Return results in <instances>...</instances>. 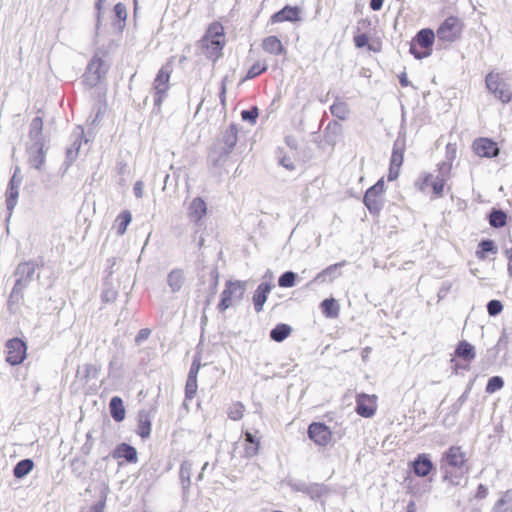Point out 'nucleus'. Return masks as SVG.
Here are the masks:
<instances>
[{
    "label": "nucleus",
    "mask_w": 512,
    "mask_h": 512,
    "mask_svg": "<svg viewBox=\"0 0 512 512\" xmlns=\"http://www.w3.org/2000/svg\"><path fill=\"white\" fill-rule=\"evenodd\" d=\"M451 368L453 369L454 374H459L461 370H469L470 363L464 361H457L455 357L450 360Z\"/></svg>",
    "instance_id": "nucleus-63"
},
{
    "label": "nucleus",
    "mask_w": 512,
    "mask_h": 512,
    "mask_svg": "<svg viewBox=\"0 0 512 512\" xmlns=\"http://www.w3.org/2000/svg\"><path fill=\"white\" fill-rule=\"evenodd\" d=\"M247 288V281L243 280H227L225 288L220 294V301L217 309L220 313L225 312L228 308L235 303L243 300Z\"/></svg>",
    "instance_id": "nucleus-5"
},
{
    "label": "nucleus",
    "mask_w": 512,
    "mask_h": 512,
    "mask_svg": "<svg viewBox=\"0 0 512 512\" xmlns=\"http://www.w3.org/2000/svg\"><path fill=\"white\" fill-rule=\"evenodd\" d=\"M346 265V261L329 265L321 272H319L312 280L314 283H325L327 281L332 282L334 279L341 275L340 268Z\"/></svg>",
    "instance_id": "nucleus-24"
},
{
    "label": "nucleus",
    "mask_w": 512,
    "mask_h": 512,
    "mask_svg": "<svg viewBox=\"0 0 512 512\" xmlns=\"http://www.w3.org/2000/svg\"><path fill=\"white\" fill-rule=\"evenodd\" d=\"M34 468V461L31 458H25L16 463L13 467V476L16 479H23Z\"/></svg>",
    "instance_id": "nucleus-44"
},
{
    "label": "nucleus",
    "mask_w": 512,
    "mask_h": 512,
    "mask_svg": "<svg viewBox=\"0 0 512 512\" xmlns=\"http://www.w3.org/2000/svg\"><path fill=\"white\" fill-rule=\"evenodd\" d=\"M331 492L332 490L328 485L324 483L313 482L309 484L306 496L309 497L311 501L321 502L324 504V499L327 498Z\"/></svg>",
    "instance_id": "nucleus-25"
},
{
    "label": "nucleus",
    "mask_w": 512,
    "mask_h": 512,
    "mask_svg": "<svg viewBox=\"0 0 512 512\" xmlns=\"http://www.w3.org/2000/svg\"><path fill=\"white\" fill-rule=\"evenodd\" d=\"M100 369V366L84 364L82 367L78 368L76 376L80 378V381L84 385H86L91 379L98 378Z\"/></svg>",
    "instance_id": "nucleus-41"
},
{
    "label": "nucleus",
    "mask_w": 512,
    "mask_h": 512,
    "mask_svg": "<svg viewBox=\"0 0 512 512\" xmlns=\"http://www.w3.org/2000/svg\"><path fill=\"white\" fill-rule=\"evenodd\" d=\"M28 137L31 142H46L43 135V118L41 116H36L31 120Z\"/></svg>",
    "instance_id": "nucleus-35"
},
{
    "label": "nucleus",
    "mask_w": 512,
    "mask_h": 512,
    "mask_svg": "<svg viewBox=\"0 0 512 512\" xmlns=\"http://www.w3.org/2000/svg\"><path fill=\"white\" fill-rule=\"evenodd\" d=\"M185 281L184 271L179 268L172 269L167 276V284L171 292L177 293L181 290Z\"/></svg>",
    "instance_id": "nucleus-38"
},
{
    "label": "nucleus",
    "mask_w": 512,
    "mask_h": 512,
    "mask_svg": "<svg viewBox=\"0 0 512 512\" xmlns=\"http://www.w3.org/2000/svg\"><path fill=\"white\" fill-rule=\"evenodd\" d=\"M83 132L77 136V138L73 141L70 147L66 149L65 159L67 160V166H71L74 161L77 159L79 150L81 147Z\"/></svg>",
    "instance_id": "nucleus-47"
},
{
    "label": "nucleus",
    "mask_w": 512,
    "mask_h": 512,
    "mask_svg": "<svg viewBox=\"0 0 512 512\" xmlns=\"http://www.w3.org/2000/svg\"><path fill=\"white\" fill-rule=\"evenodd\" d=\"M487 312L490 317H496L504 309L503 303L498 299H492L486 304Z\"/></svg>",
    "instance_id": "nucleus-58"
},
{
    "label": "nucleus",
    "mask_w": 512,
    "mask_h": 512,
    "mask_svg": "<svg viewBox=\"0 0 512 512\" xmlns=\"http://www.w3.org/2000/svg\"><path fill=\"white\" fill-rule=\"evenodd\" d=\"M445 184L446 180L442 177L434 176L429 172L421 173L415 181V187L421 192H425L426 188L431 186L433 194L432 199L443 197Z\"/></svg>",
    "instance_id": "nucleus-11"
},
{
    "label": "nucleus",
    "mask_w": 512,
    "mask_h": 512,
    "mask_svg": "<svg viewBox=\"0 0 512 512\" xmlns=\"http://www.w3.org/2000/svg\"><path fill=\"white\" fill-rule=\"evenodd\" d=\"M507 345H508V335H507L506 329H503L497 344L493 348L489 349L488 352L493 351L494 355H496L499 353V351L502 348L506 349Z\"/></svg>",
    "instance_id": "nucleus-61"
},
{
    "label": "nucleus",
    "mask_w": 512,
    "mask_h": 512,
    "mask_svg": "<svg viewBox=\"0 0 512 512\" xmlns=\"http://www.w3.org/2000/svg\"><path fill=\"white\" fill-rule=\"evenodd\" d=\"M491 512H512V489L501 493L500 498L495 502Z\"/></svg>",
    "instance_id": "nucleus-43"
},
{
    "label": "nucleus",
    "mask_w": 512,
    "mask_h": 512,
    "mask_svg": "<svg viewBox=\"0 0 512 512\" xmlns=\"http://www.w3.org/2000/svg\"><path fill=\"white\" fill-rule=\"evenodd\" d=\"M106 498V494L102 493L100 499L96 503L91 505L87 512H103L106 504Z\"/></svg>",
    "instance_id": "nucleus-64"
},
{
    "label": "nucleus",
    "mask_w": 512,
    "mask_h": 512,
    "mask_svg": "<svg viewBox=\"0 0 512 512\" xmlns=\"http://www.w3.org/2000/svg\"><path fill=\"white\" fill-rule=\"evenodd\" d=\"M109 457L113 459H124L127 463L135 464L138 462L137 449L126 442H122L112 450V452L101 458V461L108 460Z\"/></svg>",
    "instance_id": "nucleus-16"
},
{
    "label": "nucleus",
    "mask_w": 512,
    "mask_h": 512,
    "mask_svg": "<svg viewBox=\"0 0 512 512\" xmlns=\"http://www.w3.org/2000/svg\"><path fill=\"white\" fill-rule=\"evenodd\" d=\"M472 389V384L469 383L465 389V391L460 395V397L450 406L451 414H458L461 410L464 403L467 401L469 394Z\"/></svg>",
    "instance_id": "nucleus-53"
},
{
    "label": "nucleus",
    "mask_w": 512,
    "mask_h": 512,
    "mask_svg": "<svg viewBox=\"0 0 512 512\" xmlns=\"http://www.w3.org/2000/svg\"><path fill=\"white\" fill-rule=\"evenodd\" d=\"M152 430V421L150 411L141 409L138 412V424L136 433L142 439H146L150 436Z\"/></svg>",
    "instance_id": "nucleus-28"
},
{
    "label": "nucleus",
    "mask_w": 512,
    "mask_h": 512,
    "mask_svg": "<svg viewBox=\"0 0 512 512\" xmlns=\"http://www.w3.org/2000/svg\"><path fill=\"white\" fill-rule=\"evenodd\" d=\"M274 286L275 285L271 281L261 282L257 286L252 296V302L256 313H260L263 311L264 304L266 303L268 295L270 294Z\"/></svg>",
    "instance_id": "nucleus-17"
},
{
    "label": "nucleus",
    "mask_w": 512,
    "mask_h": 512,
    "mask_svg": "<svg viewBox=\"0 0 512 512\" xmlns=\"http://www.w3.org/2000/svg\"><path fill=\"white\" fill-rule=\"evenodd\" d=\"M93 446H94V439L92 437V432L89 431L86 434V440H85L84 444L81 446L80 452L83 454V456L86 457L91 453Z\"/></svg>",
    "instance_id": "nucleus-62"
},
{
    "label": "nucleus",
    "mask_w": 512,
    "mask_h": 512,
    "mask_svg": "<svg viewBox=\"0 0 512 512\" xmlns=\"http://www.w3.org/2000/svg\"><path fill=\"white\" fill-rule=\"evenodd\" d=\"M498 247L494 240L492 239H482L477 246V250L475 252L476 257L479 260H485L488 254H497Z\"/></svg>",
    "instance_id": "nucleus-40"
},
{
    "label": "nucleus",
    "mask_w": 512,
    "mask_h": 512,
    "mask_svg": "<svg viewBox=\"0 0 512 512\" xmlns=\"http://www.w3.org/2000/svg\"><path fill=\"white\" fill-rule=\"evenodd\" d=\"M238 141V126L230 123L228 127L221 133V136L215 143H219L220 147L232 153Z\"/></svg>",
    "instance_id": "nucleus-21"
},
{
    "label": "nucleus",
    "mask_w": 512,
    "mask_h": 512,
    "mask_svg": "<svg viewBox=\"0 0 512 512\" xmlns=\"http://www.w3.org/2000/svg\"><path fill=\"white\" fill-rule=\"evenodd\" d=\"M172 59H173V57H171V59L169 61H167L164 65H162V67L158 70L156 77L154 79V82H153L154 90L160 89L163 91H168L170 76L173 71Z\"/></svg>",
    "instance_id": "nucleus-23"
},
{
    "label": "nucleus",
    "mask_w": 512,
    "mask_h": 512,
    "mask_svg": "<svg viewBox=\"0 0 512 512\" xmlns=\"http://www.w3.org/2000/svg\"><path fill=\"white\" fill-rule=\"evenodd\" d=\"M486 219L492 228L500 229L506 226L508 215L503 209L492 207L487 213Z\"/></svg>",
    "instance_id": "nucleus-32"
},
{
    "label": "nucleus",
    "mask_w": 512,
    "mask_h": 512,
    "mask_svg": "<svg viewBox=\"0 0 512 512\" xmlns=\"http://www.w3.org/2000/svg\"><path fill=\"white\" fill-rule=\"evenodd\" d=\"M291 333L292 327L289 324L278 323L270 330L269 337L274 342L281 343L288 338Z\"/></svg>",
    "instance_id": "nucleus-42"
},
{
    "label": "nucleus",
    "mask_w": 512,
    "mask_h": 512,
    "mask_svg": "<svg viewBox=\"0 0 512 512\" xmlns=\"http://www.w3.org/2000/svg\"><path fill=\"white\" fill-rule=\"evenodd\" d=\"M86 466H87V461H86L85 457L84 458L74 457L70 462V468H71L72 474L77 479L85 480L87 478Z\"/></svg>",
    "instance_id": "nucleus-45"
},
{
    "label": "nucleus",
    "mask_w": 512,
    "mask_h": 512,
    "mask_svg": "<svg viewBox=\"0 0 512 512\" xmlns=\"http://www.w3.org/2000/svg\"><path fill=\"white\" fill-rule=\"evenodd\" d=\"M356 413L363 418H371L377 411V397L376 395H369L360 393L356 395Z\"/></svg>",
    "instance_id": "nucleus-15"
},
{
    "label": "nucleus",
    "mask_w": 512,
    "mask_h": 512,
    "mask_svg": "<svg viewBox=\"0 0 512 512\" xmlns=\"http://www.w3.org/2000/svg\"><path fill=\"white\" fill-rule=\"evenodd\" d=\"M201 358H202V350L199 349V345L197 346L196 352L193 356V360L188 372L189 378H197L199 370L201 368Z\"/></svg>",
    "instance_id": "nucleus-52"
},
{
    "label": "nucleus",
    "mask_w": 512,
    "mask_h": 512,
    "mask_svg": "<svg viewBox=\"0 0 512 512\" xmlns=\"http://www.w3.org/2000/svg\"><path fill=\"white\" fill-rule=\"evenodd\" d=\"M453 357L460 358L464 362L471 363L476 357L475 347L468 341L461 340L458 342L454 350Z\"/></svg>",
    "instance_id": "nucleus-30"
},
{
    "label": "nucleus",
    "mask_w": 512,
    "mask_h": 512,
    "mask_svg": "<svg viewBox=\"0 0 512 512\" xmlns=\"http://www.w3.org/2000/svg\"><path fill=\"white\" fill-rule=\"evenodd\" d=\"M245 455L248 458L254 457L259 453L260 438L250 431L244 432Z\"/></svg>",
    "instance_id": "nucleus-37"
},
{
    "label": "nucleus",
    "mask_w": 512,
    "mask_h": 512,
    "mask_svg": "<svg viewBox=\"0 0 512 512\" xmlns=\"http://www.w3.org/2000/svg\"><path fill=\"white\" fill-rule=\"evenodd\" d=\"M230 154V152L221 148L219 143H213L208 151L207 162L213 168H222Z\"/></svg>",
    "instance_id": "nucleus-22"
},
{
    "label": "nucleus",
    "mask_w": 512,
    "mask_h": 512,
    "mask_svg": "<svg viewBox=\"0 0 512 512\" xmlns=\"http://www.w3.org/2000/svg\"><path fill=\"white\" fill-rule=\"evenodd\" d=\"M504 386V379L501 376H492L488 379L485 391L489 394H492Z\"/></svg>",
    "instance_id": "nucleus-55"
},
{
    "label": "nucleus",
    "mask_w": 512,
    "mask_h": 512,
    "mask_svg": "<svg viewBox=\"0 0 512 512\" xmlns=\"http://www.w3.org/2000/svg\"><path fill=\"white\" fill-rule=\"evenodd\" d=\"M6 362L11 366H18L24 362L27 357V343L24 339L13 337L5 343Z\"/></svg>",
    "instance_id": "nucleus-10"
},
{
    "label": "nucleus",
    "mask_w": 512,
    "mask_h": 512,
    "mask_svg": "<svg viewBox=\"0 0 512 512\" xmlns=\"http://www.w3.org/2000/svg\"><path fill=\"white\" fill-rule=\"evenodd\" d=\"M330 112L334 117H336L340 120H345L347 118V114H348L347 104L342 101H335L330 106Z\"/></svg>",
    "instance_id": "nucleus-51"
},
{
    "label": "nucleus",
    "mask_w": 512,
    "mask_h": 512,
    "mask_svg": "<svg viewBox=\"0 0 512 512\" xmlns=\"http://www.w3.org/2000/svg\"><path fill=\"white\" fill-rule=\"evenodd\" d=\"M320 309L326 318L334 319L339 316L340 305L335 298L330 297L321 301Z\"/></svg>",
    "instance_id": "nucleus-39"
},
{
    "label": "nucleus",
    "mask_w": 512,
    "mask_h": 512,
    "mask_svg": "<svg viewBox=\"0 0 512 512\" xmlns=\"http://www.w3.org/2000/svg\"><path fill=\"white\" fill-rule=\"evenodd\" d=\"M106 0H95L94 9H95V27H94V38H98L100 34V28L102 25L103 18V5Z\"/></svg>",
    "instance_id": "nucleus-50"
},
{
    "label": "nucleus",
    "mask_w": 512,
    "mask_h": 512,
    "mask_svg": "<svg viewBox=\"0 0 512 512\" xmlns=\"http://www.w3.org/2000/svg\"><path fill=\"white\" fill-rule=\"evenodd\" d=\"M262 49L265 52L275 56L285 55L287 53V50L282 44L281 40L275 35H271L263 39Z\"/></svg>",
    "instance_id": "nucleus-31"
},
{
    "label": "nucleus",
    "mask_w": 512,
    "mask_h": 512,
    "mask_svg": "<svg viewBox=\"0 0 512 512\" xmlns=\"http://www.w3.org/2000/svg\"><path fill=\"white\" fill-rule=\"evenodd\" d=\"M37 268H39V264L35 260L22 261L16 266L13 272L15 283L7 300V308L10 312H13L14 307L22 302L24 291L34 280Z\"/></svg>",
    "instance_id": "nucleus-1"
},
{
    "label": "nucleus",
    "mask_w": 512,
    "mask_h": 512,
    "mask_svg": "<svg viewBox=\"0 0 512 512\" xmlns=\"http://www.w3.org/2000/svg\"><path fill=\"white\" fill-rule=\"evenodd\" d=\"M308 437L316 445L325 447L332 439V431L324 422H312L307 429Z\"/></svg>",
    "instance_id": "nucleus-12"
},
{
    "label": "nucleus",
    "mask_w": 512,
    "mask_h": 512,
    "mask_svg": "<svg viewBox=\"0 0 512 512\" xmlns=\"http://www.w3.org/2000/svg\"><path fill=\"white\" fill-rule=\"evenodd\" d=\"M472 149L476 155L482 158H495L500 153L498 143L487 137L475 139L472 144Z\"/></svg>",
    "instance_id": "nucleus-13"
},
{
    "label": "nucleus",
    "mask_w": 512,
    "mask_h": 512,
    "mask_svg": "<svg viewBox=\"0 0 512 512\" xmlns=\"http://www.w3.org/2000/svg\"><path fill=\"white\" fill-rule=\"evenodd\" d=\"M268 69V66L266 64H260V62H255L247 71L246 76L244 77V80H250L258 77L259 75L266 72Z\"/></svg>",
    "instance_id": "nucleus-57"
},
{
    "label": "nucleus",
    "mask_w": 512,
    "mask_h": 512,
    "mask_svg": "<svg viewBox=\"0 0 512 512\" xmlns=\"http://www.w3.org/2000/svg\"><path fill=\"white\" fill-rule=\"evenodd\" d=\"M114 17L111 21L112 27L118 32L122 33L126 27L127 21V8L122 2H118L113 8Z\"/></svg>",
    "instance_id": "nucleus-27"
},
{
    "label": "nucleus",
    "mask_w": 512,
    "mask_h": 512,
    "mask_svg": "<svg viewBox=\"0 0 512 512\" xmlns=\"http://www.w3.org/2000/svg\"><path fill=\"white\" fill-rule=\"evenodd\" d=\"M132 221V215L129 210H123L117 216L116 219V229L118 235H124L127 231V227Z\"/></svg>",
    "instance_id": "nucleus-48"
},
{
    "label": "nucleus",
    "mask_w": 512,
    "mask_h": 512,
    "mask_svg": "<svg viewBox=\"0 0 512 512\" xmlns=\"http://www.w3.org/2000/svg\"><path fill=\"white\" fill-rule=\"evenodd\" d=\"M435 37L431 28L420 29L409 43V53L417 60L429 57L433 52Z\"/></svg>",
    "instance_id": "nucleus-4"
},
{
    "label": "nucleus",
    "mask_w": 512,
    "mask_h": 512,
    "mask_svg": "<svg viewBox=\"0 0 512 512\" xmlns=\"http://www.w3.org/2000/svg\"><path fill=\"white\" fill-rule=\"evenodd\" d=\"M113 272L112 271H108V276H104V279H103V288H102V292H101V301L102 303H105V304H108V303H113L116 299H117V296H118V291L113 287V284H112V280H111V276H112Z\"/></svg>",
    "instance_id": "nucleus-33"
},
{
    "label": "nucleus",
    "mask_w": 512,
    "mask_h": 512,
    "mask_svg": "<svg viewBox=\"0 0 512 512\" xmlns=\"http://www.w3.org/2000/svg\"><path fill=\"white\" fill-rule=\"evenodd\" d=\"M406 148V130L401 127L398 132V136L394 141L392 154L390 158V164L396 166H402L404 161V152Z\"/></svg>",
    "instance_id": "nucleus-20"
},
{
    "label": "nucleus",
    "mask_w": 512,
    "mask_h": 512,
    "mask_svg": "<svg viewBox=\"0 0 512 512\" xmlns=\"http://www.w3.org/2000/svg\"><path fill=\"white\" fill-rule=\"evenodd\" d=\"M386 191V185L384 178H380L375 184L370 186L364 193L363 204L369 211V213L378 217L384 208L385 199L384 193Z\"/></svg>",
    "instance_id": "nucleus-6"
},
{
    "label": "nucleus",
    "mask_w": 512,
    "mask_h": 512,
    "mask_svg": "<svg viewBox=\"0 0 512 512\" xmlns=\"http://www.w3.org/2000/svg\"><path fill=\"white\" fill-rule=\"evenodd\" d=\"M224 37L223 25L215 21L209 24L197 45L203 50L208 59L215 62L222 56V50L225 46Z\"/></svg>",
    "instance_id": "nucleus-2"
},
{
    "label": "nucleus",
    "mask_w": 512,
    "mask_h": 512,
    "mask_svg": "<svg viewBox=\"0 0 512 512\" xmlns=\"http://www.w3.org/2000/svg\"><path fill=\"white\" fill-rule=\"evenodd\" d=\"M110 415L115 422H122L126 416L124 402L121 397L113 396L109 402Z\"/></svg>",
    "instance_id": "nucleus-36"
},
{
    "label": "nucleus",
    "mask_w": 512,
    "mask_h": 512,
    "mask_svg": "<svg viewBox=\"0 0 512 512\" xmlns=\"http://www.w3.org/2000/svg\"><path fill=\"white\" fill-rule=\"evenodd\" d=\"M258 116L259 109L257 106H251L250 108L241 111L242 120L252 125L256 124Z\"/></svg>",
    "instance_id": "nucleus-56"
},
{
    "label": "nucleus",
    "mask_w": 512,
    "mask_h": 512,
    "mask_svg": "<svg viewBox=\"0 0 512 512\" xmlns=\"http://www.w3.org/2000/svg\"><path fill=\"white\" fill-rule=\"evenodd\" d=\"M197 389H198L197 378L187 377L186 384H185V400L183 402L184 407H187V405H186L187 400H192L195 397V395L197 393Z\"/></svg>",
    "instance_id": "nucleus-54"
},
{
    "label": "nucleus",
    "mask_w": 512,
    "mask_h": 512,
    "mask_svg": "<svg viewBox=\"0 0 512 512\" xmlns=\"http://www.w3.org/2000/svg\"><path fill=\"white\" fill-rule=\"evenodd\" d=\"M208 288H207V295L210 296V298H214L217 290H218V284H219V271L217 266H213L210 268L208 272Z\"/></svg>",
    "instance_id": "nucleus-46"
},
{
    "label": "nucleus",
    "mask_w": 512,
    "mask_h": 512,
    "mask_svg": "<svg viewBox=\"0 0 512 512\" xmlns=\"http://www.w3.org/2000/svg\"><path fill=\"white\" fill-rule=\"evenodd\" d=\"M286 484L293 492H300L306 495L309 484L301 480L287 479Z\"/></svg>",
    "instance_id": "nucleus-59"
},
{
    "label": "nucleus",
    "mask_w": 512,
    "mask_h": 512,
    "mask_svg": "<svg viewBox=\"0 0 512 512\" xmlns=\"http://www.w3.org/2000/svg\"><path fill=\"white\" fill-rule=\"evenodd\" d=\"M463 23L457 16H448L437 28L438 41L453 43L461 37Z\"/></svg>",
    "instance_id": "nucleus-9"
},
{
    "label": "nucleus",
    "mask_w": 512,
    "mask_h": 512,
    "mask_svg": "<svg viewBox=\"0 0 512 512\" xmlns=\"http://www.w3.org/2000/svg\"><path fill=\"white\" fill-rule=\"evenodd\" d=\"M109 71V65L95 52L85 72L82 75V83L88 88L96 87Z\"/></svg>",
    "instance_id": "nucleus-7"
},
{
    "label": "nucleus",
    "mask_w": 512,
    "mask_h": 512,
    "mask_svg": "<svg viewBox=\"0 0 512 512\" xmlns=\"http://www.w3.org/2000/svg\"><path fill=\"white\" fill-rule=\"evenodd\" d=\"M301 10L298 6L285 5L270 17L271 23L297 22L301 20Z\"/></svg>",
    "instance_id": "nucleus-19"
},
{
    "label": "nucleus",
    "mask_w": 512,
    "mask_h": 512,
    "mask_svg": "<svg viewBox=\"0 0 512 512\" xmlns=\"http://www.w3.org/2000/svg\"><path fill=\"white\" fill-rule=\"evenodd\" d=\"M485 84L487 90L503 104L512 100L511 84L502 79L499 73L489 72L485 76Z\"/></svg>",
    "instance_id": "nucleus-8"
},
{
    "label": "nucleus",
    "mask_w": 512,
    "mask_h": 512,
    "mask_svg": "<svg viewBox=\"0 0 512 512\" xmlns=\"http://www.w3.org/2000/svg\"><path fill=\"white\" fill-rule=\"evenodd\" d=\"M442 461L455 469V471L445 469L443 479L453 486L460 485L464 475L469 472L465 452L460 446H451L443 453Z\"/></svg>",
    "instance_id": "nucleus-3"
},
{
    "label": "nucleus",
    "mask_w": 512,
    "mask_h": 512,
    "mask_svg": "<svg viewBox=\"0 0 512 512\" xmlns=\"http://www.w3.org/2000/svg\"><path fill=\"white\" fill-rule=\"evenodd\" d=\"M438 175L437 177H442L444 180H448L452 170V163L449 161H443L438 163Z\"/></svg>",
    "instance_id": "nucleus-60"
},
{
    "label": "nucleus",
    "mask_w": 512,
    "mask_h": 512,
    "mask_svg": "<svg viewBox=\"0 0 512 512\" xmlns=\"http://www.w3.org/2000/svg\"><path fill=\"white\" fill-rule=\"evenodd\" d=\"M298 274L288 270L283 272L278 278V286L281 288H292L296 285Z\"/></svg>",
    "instance_id": "nucleus-49"
},
{
    "label": "nucleus",
    "mask_w": 512,
    "mask_h": 512,
    "mask_svg": "<svg viewBox=\"0 0 512 512\" xmlns=\"http://www.w3.org/2000/svg\"><path fill=\"white\" fill-rule=\"evenodd\" d=\"M410 465L413 473L422 478L429 475L430 472L435 469L430 455L426 453L418 454Z\"/></svg>",
    "instance_id": "nucleus-18"
},
{
    "label": "nucleus",
    "mask_w": 512,
    "mask_h": 512,
    "mask_svg": "<svg viewBox=\"0 0 512 512\" xmlns=\"http://www.w3.org/2000/svg\"><path fill=\"white\" fill-rule=\"evenodd\" d=\"M192 467H193V464L189 460H184L180 464L179 480H180V484L182 487V495H183L184 499L189 494V489L191 486Z\"/></svg>",
    "instance_id": "nucleus-26"
},
{
    "label": "nucleus",
    "mask_w": 512,
    "mask_h": 512,
    "mask_svg": "<svg viewBox=\"0 0 512 512\" xmlns=\"http://www.w3.org/2000/svg\"><path fill=\"white\" fill-rule=\"evenodd\" d=\"M19 189H20L19 186H15L12 184L7 185V188L5 191V204H6V209L8 212L6 221L10 220L13 210L17 205L18 198H19Z\"/></svg>",
    "instance_id": "nucleus-34"
},
{
    "label": "nucleus",
    "mask_w": 512,
    "mask_h": 512,
    "mask_svg": "<svg viewBox=\"0 0 512 512\" xmlns=\"http://www.w3.org/2000/svg\"><path fill=\"white\" fill-rule=\"evenodd\" d=\"M48 149L46 142H31L27 146L28 163L32 168L38 171L42 169Z\"/></svg>",
    "instance_id": "nucleus-14"
},
{
    "label": "nucleus",
    "mask_w": 512,
    "mask_h": 512,
    "mask_svg": "<svg viewBox=\"0 0 512 512\" xmlns=\"http://www.w3.org/2000/svg\"><path fill=\"white\" fill-rule=\"evenodd\" d=\"M207 213V204L202 197H195L189 207H188V216L189 218L198 223Z\"/></svg>",
    "instance_id": "nucleus-29"
}]
</instances>
